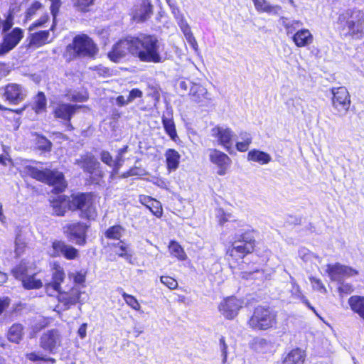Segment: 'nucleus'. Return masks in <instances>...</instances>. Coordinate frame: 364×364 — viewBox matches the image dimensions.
<instances>
[{
    "label": "nucleus",
    "instance_id": "nucleus-26",
    "mask_svg": "<svg viewBox=\"0 0 364 364\" xmlns=\"http://www.w3.org/2000/svg\"><path fill=\"white\" fill-rule=\"evenodd\" d=\"M50 30L40 31L31 33L29 38V44L32 46L39 48L46 43H50L48 41L50 36Z\"/></svg>",
    "mask_w": 364,
    "mask_h": 364
},
{
    "label": "nucleus",
    "instance_id": "nucleus-48",
    "mask_svg": "<svg viewBox=\"0 0 364 364\" xmlns=\"http://www.w3.org/2000/svg\"><path fill=\"white\" fill-rule=\"evenodd\" d=\"M219 344H220V348L222 353V355L223 357V363H225L227 360V355H228V346L225 343V338L223 336H221L219 340Z\"/></svg>",
    "mask_w": 364,
    "mask_h": 364
},
{
    "label": "nucleus",
    "instance_id": "nucleus-1",
    "mask_svg": "<svg viewBox=\"0 0 364 364\" xmlns=\"http://www.w3.org/2000/svg\"><path fill=\"white\" fill-rule=\"evenodd\" d=\"M161 44L156 36L140 34L137 37H128L120 40L108 53L109 59L117 63L127 54L138 58L145 63H161Z\"/></svg>",
    "mask_w": 364,
    "mask_h": 364
},
{
    "label": "nucleus",
    "instance_id": "nucleus-34",
    "mask_svg": "<svg viewBox=\"0 0 364 364\" xmlns=\"http://www.w3.org/2000/svg\"><path fill=\"white\" fill-rule=\"evenodd\" d=\"M240 137L242 141L236 144V148L239 151H246L252 142V136L250 134L247 132H241Z\"/></svg>",
    "mask_w": 364,
    "mask_h": 364
},
{
    "label": "nucleus",
    "instance_id": "nucleus-35",
    "mask_svg": "<svg viewBox=\"0 0 364 364\" xmlns=\"http://www.w3.org/2000/svg\"><path fill=\"white\" fill-rule=\"evenodd\" d=\"M124 230L121 225H116L109 228L105 232V235L109 239L119 240Z\"/></svg>",
    "mask_w": 364,
    "mask_h": 364
},
{
    "label": "nucleus",
    "instance_id": "nucleus-23",
    "mask_svg": "<svg viewBox=\"0 0 364 364\" xmlns=\"http://www.w3.org/2000/svg\"><path fill=\"white\" fill-rule=\"evenodd\" d=\"M306 356L304 350L296 348L283 355L281 364H304Z\"/></svg>",
    "mask_w": 364,
    "mask_h": 364
},
{
    "label": "nucleus",
    "instance_id": "nucleus-46",
    "mask_svg": "<svg viewBox=\"0 0 364 364\" xmlns=\"http://www.w3.org/2000/svg\"><path fill=\"white\" fill-rule=\"evenodd\" d=\"M169 249L174 255L180 259H183V250L181 247L176 242H172L169 246Z\"/></svg>",
    "mask_w": 364,
    "mask_h": 364
},
{
    "label": "nucleus",
    "instance_id": "nucleus-62",
    "mask_svg": "<svg viewBox=\"0 0 364 364\" xmlns=\"http://www.w3.org/2000/svg\"><path fill=\"white\" fill-rule=\"evenodd\" d=\"M78 334L81 338L86 336V324H82L78 329Z\"/></svg>",
    "mask_w": 364,
    "mask_h": 364
},
{
    "label": "nucleus",
    "instance_id": "nucleus-50",
    "mask_svg": "<svg viewBox=\"0 0 364 364\" xmlns=\"http://www.w3.org/2000/svg\"><path fill=\"white\" fill-rule=\"evenodd\" d=\"M42 5L38 1L33 2L31 6L26 11V17L31 18L32 16H33L36 11L40 9L41 8Z\"/></svg>",
    "mask_w": 364,
    "mask_h": 364
},
{
    "label": "nucleus",
    "instance_id": "nucleus-9",
    "mask_svg": "<svg viewBox=\"0 0 364 364\" xmlns=\"http://www.w3.org/2000/svg\"><path fill=\"white\" fill-rule=\"evenodd\" d=\"M89 225L77 222L66 225L63 233L67 239L77 245L84 246L87 243V232Z\"/></svg>",
    "mask_w": 364,
    "mask_h": 364
},
{
    "label": "nucleus",
    "instance_id": "nucleus-63",
    "mask_svg": "<svg viewBox=\"0 0 364 364\" xmlns=\"http://www.w3.org/2000/svg\"><path fill=\"white\" fill-rule=\"evenodd\" d=\"M93 0H77V4L82 7H86L92 3Z\"/></svg>",
    "mask_w": 364,
    "mask_h": 364
},
{
    "label": "nucleus",
    "instance_id": "nucleus-64",
    "mask_svg": "<svg viewBox=\"0 0 364 364\" xmlns=\"http://www.w3.org/2000/svg\"><path fill=\"white\" fill-rule=\"evenodd\" d=\"M279 21H280L282 25L284 27L285 29L289 28V23L291 21H288V18L287 17L281 16Z\"/></svg>",
    "mask_w": 364,
    "mask_h": 364
},
{
    "label": "nucleus",
    "instance_id": "nucleus-30",
    "mask_svg": "<svg viewBox=\"0 0 364 364\" xmlns=\"http://www.w3.org/2000/svg\"><path fill=\"white\" fill-rule=\"evenodd\" d=\"M247 159L258 162L260 164H266L271 161V156L264 151L253 149L251 150L247 154Z\"/></svg>",
    "mask_w": 364,
    "mask_h": 364
},
{
    "label": "nucleus",
    "instance_id": "nucleus-37",
    "mask_svg": "<svg viewBox=\"0 0 364 364\" xmlns=\"http://www.w3.org/2000/svg\"><path fill=\"white\" fill-rule=\"evenodd\" d=\"M290 284H291V297L292 299L301 300L304 295L301 293V289L296 283L295 279L290 275Z\"/></svg>",
    "mask_w": 364,
    "mask_h": 364
},
{
    "label": "nucleus",
    "instance_id": "nucleus-4",
    "mask_svg": "<svg viewBox=\"0 0 364 364\" xmlns=\"http://www.w3.org/2000/svg\"><path fill=\"white\" fill-rule=\"evenodd\" d=\"M25 170L32 178L53 186L56 192H63L67 186L63 173L58 171L48 168L39 170L31 166H26Z\"/></svg>",
    "mask_w": 364,
    "mask_h": 364
},
{
    "label": "nucleus",
    "instance_id": "nucleus-44",
    "mask_svg": "<svg viewBox=\"0 0 364 364\" xmlns=\"http://www.w3.org/2000/svg\"><path fill=\"white\" fill-rule=\"evenodd\" d=\"M101 161L109 166H113L115 165V162L112 159V156L107 151H102L100 153Z\"/></svg>",
    "mask_w": 364,
    "mask_h": 364
},
{
    "label": "nucleus",
    "instance_id": "nucleus-58",
    "mask_svg": "<svg viewBox=\"0 0 364 364\" xmlns=\"http://www.w3.org/2000/svg\"><path fill=\"white\" fill-rule=\"evenodd\" d=\"M116 103L118 106L122 107L127 105L130 102H128V99H125L123 95H119L116 98Z\"/></svg>",
    "mask_w": 364,
    "mask_h": 364
},
{
    "label": "nucleus",
    "instance_id": "nucleus-18",
    "mask_svg": "<svg viewBox=\"0 0 364 364\" xmlns=\"http://www.w3.org/2000/svg\"><path fill=\"white\" fill-rule=\"evenodd\" d=\"M327 272L333 280H341V277H350L358 274V271L350 267L336 263L327 265Z\"/></svg>",
    "mask_w": 364,
    "mask_h": 364
},
{
    "label": "nucleus",
    "instance_id": "nucleus-5",
    "mask_svg": "<svg viewBox=\"0 0 364 364\" xmlns=\"http://www.w3.org/2000/svg\"><path fill=\"white\" fill-rule=\"evenodd\" d=\"M338 23L350 36H364V13L360 10H347L341 14Z\"/></svg>",
    "mask_w": 364,
    "mask_h": 364
},
{
    "label": "nucleus",
    "instance_id": "nucleus-41",
    "mask_svg": "<svg viewBox=\"0 0 364 364\" xmlns=\"http://www.w3.org/2000/svg\"><path fill=\"white\" fill-rule=\"evenodd\" d=\"M53 214L58 216L64 215L66 212V204L65 203L55 201L52 205Z\"/></svg>",
    "mask_w": 364,
    "mask_h": 364
},
{
    "label": "nucleus",
    "instance_id": "nucleus-22",
    "mask_svg": "<svg viewBox=\"0 0 364 364\" xmlns=\"http://www.w3.org/2000/svg\"><path fill=\"white\" fill-rule=\"evenodd\" d=\"M53 282L46 284V289L50 293V289L53 291H59L60 289V284L64 281L65 272L63 268L57 262L53 263Z\"/></svg>",
    "mask_w": 364,
    "mask_h": 364
},
{
    "label": "nucleus",
    "instance_id": "nucleus-40",
    "mask_svg": "<svg viewBox=\"0 0 364 364\" xmlns=\"http://www.w3.org/2000/svg\"><path fill=\"white\" fill-rule=\"evenodd\" d=\"M122 297L124 299L125 302L130 307H132V309H134L135 310H139L140 305L134 296H133L132 295H129L125 292H123Z\"/></svg>",
    "mask_w": 364,
    "mask_h": 364
},
{
    "label": "nucleus",
    "instance_id": "nucleus-17",
    "mask_svg": "<svg viewBox=\"0 0 364 364\" xmlns=\"http://www.w3.org/2000/svg\"><path fill=\"white\" fill-rule=\"evenodd\" d=\"M209 158L211 163L218 166L217 173L220 176H224L227 173L232 163L231 159L227 154L215 149L210 150Z\"/></svg>",
    "mask_w": 364,
    "mask_h": 364
},
{
    "label": "nucleus",
    "instance_id": "nucleus-6",
    "mask_svg": "<svg viewBox=\"0 0 364 364\" xmlns=\"http://www.w3.org/2000/svg\"><path fill=\"white\" fill-rule=\"evenodd\" d=\"M255 246V237L252 230L241 234H236L231 247L228 250L227 254L231 257L236 256L243 258L253 252Z\"/></svg>",
    "mask_w": 364,
    "mask_h": 364
},
{
    "label": "nucleus",
    "instance_id": "nucleus-25",
    "mask_svg": "<svg viewBox=\"0 0 364 364\" xmlns=\"http://www.w3.org/2000/svg\"><path fill=\"white\" fill-rule=\"evenodd\" d=\"M292 40L297 47H305L313 43L314 37L309 29L303 28L295 33Z\"/></svg>",
    "mask_w": 364,
    "mask_h": 364
},
{
    "label": "nucleus",
    "instance_id": "nucleus-60",
    "mask_svg": "<svg viewBox=\"0 0 364 364\" xmlns=\"http://www.w3.org/2000/svg\"><path fill=\"white\" fill-rule=\"evenodd\" d=\"M85 280V276L80 272H77L74 277V282L77 284H82Z\"/></svg>",
    "mask_w": 364,
    "mask_h": 364
},
{
    "label": "nucleus",
    "instance_id": "nucleus-54",
    "mask_svg": "<svg viewBox=\"0 0 364 364\" xmlns=\"http://www.w3.org/2000/svg\"><path fill=\"white\" fill-rule=\"evenodd\" d=\"M132 176H142L146 174V171L140 167L134 166L130 168Z\"/></svg>",
    "mask_w": 364,
    "mask_h": 364
},
{
    "label": "nucleus",
    "instance_id": "nucleus-24",
    "mask_svg": "<svg viewBox=\"0 0 364 364\" xmlns=\"http://www.w3.org/2000/svg\"><path fill=\"white\" fill-rule=\"evenodd\" d=\"M189 95L192 101L203 105H205L210 100L207 90L198 84H193L191 86Z\"/></svg>",
    "mask_w": 364,
    "mask_h": 364
},
{
    "label": "nucleus",
    "instance_id": "nucleus-7",
    "mask_svg": "<svg viewBox=\"0 0 364 364\" xmlns=\"http://www.w3.org/2000/svg\"><path fill=\"white\" fill-rule=\"evenodd\" d=\"M68 205L71 210H80V216L82 218L94 220L97 216L93 199L90 194L77 193L72 195L71 200L68 202Z\"/></svg>",
    "mask_w": 364,
    "mask_h": 364
},
{
    "label": "nucleus",
    "instance_id": "nucleus-15",
    "mask_svg": "<svg viewBox=\"0 0 364 364\" xmlns=\"http://www.w3.org/2000/svg\"><path fill=\"white\" fill-rule=\"evenodd\" d=\"M49 255L52 257L63 256L68 260L75 259L80 255L77 249L63 240H55L53 242Z\"/></svg>",
    "mask_w": 364,
    "mask_h": 364
},
{
    "label": "nucleus",
    "instance_id": "nucleus-16",
    "mask_svg": "<svg viewBox=\"0 0 364 364\" xmlns=\"http://www.w3.org/2000/svg\"><path fill=\"white\" fill-rule=\"evenodd\" d=\"M242 306V302L234 296L225 299L218 306L220 314L227 319H233Z\"/></svg>",
    "mask_w": 364,
    "mask_h": 364
},
{
    "label": "nucleus",
    "instance_id": "nucleus-10",
    "mask_svg": "<svg viewBox=\"0 0 364 364\" xmlns=\"http://www.w3.org/2000/svg\"><path fill=\"white\" fill-rule=\"evenodd\" d=\"M332 94V106L338 112L340 116L345 115L348 111L350 106V96L348 90L345 87H333L331 89Z\"/></svg>",
    "mask_w": 364,
    "mask_h": 364
},
{
    "label": "nucleus",
    "instance_id": "nucleus-29",
    "mask_svg": "<svg viewBox=\"0 0 364 364\" xmlns=\"http://www.w3.org/2000/svg\"><path fill=\"white\" fill-rule=\"evenodd\" d=\"M24 328L21 323H14L8 330L7 338L10 342L19 343L24 335Z\"/></svg>",
    "mask_w": 364,
    "mask_h": 364
},
{
    "label": "nucleus",
    "instance_id": "nucleus-27",
    "mask_svg": "<svg viewBox=\"0 0 364 364\" xmlns=\"http://www.w3.org/2000/svg\"><path fill=\"white\" fill-rule=\"evenodd\" d=\"M254 6L259 12H265L269 14L278 15L282 10L279 5H272L267 0H253Z\"/></svg>",
    "mask_w": 364,
    "mask_h": 364
},
{
    "label": "nucleus",
    "instance_id": "nucleus-36",
    "mask_svg": "<svg viewBox=\"0 0 364 364\" xmlns=\"http://www.w3.org/2000/svg\"><path fill=\"white\" fill-rule=\"evenodd\" d=\"M152 10L153 6L151 4H144L140 11L135 14V18H138L139 21H144L151 16Z\"/></svg>",
    "mask_w": 364,
    "mask_h": 364
},
{
    "label": "nucleus",
    "instance_id": "nucleus-32",
    "mask_svg": "<svg viewBox=\"0 0 364 364\" xmlns=\"http://www.w3.org/2000/svg\"><path fill=\"white\" fill-rule=\"evenodd\" d=\"M162 124L166 134L173 141H176V138H178V136L173 119L171 117H167L164 115L162 117Z\"/></svg>",
    "mask_w": 364,
    "mask_h": 364
},
{
    "label": "nucleus",
    "instance_id": "nucleus-43",
    "mask_svg": "<svg viewBox=\"0 0 364 364\" xmlns=\"http://www.w3.org/2000/svg\"><path fill=\"white\" fill-rule=\"evenodd\" d=\"M118 245L119 246L117 247V250H116V254L119 257L126 258L127 259H130L132 256L127 254V247L126 245L122 241H120L118 243Z\"/></svg>",
    "mask_w": 364,
    "mask_h": 364
},
{
    "label": "nucleus",
    "instance_id": "nucleus-28",
    "mask_svg": "<svg viewBox=\"0 0 364 364\" xmlns=\"http://www.w3.org/2000/svg\"><path fill=\"white\" fill-rule=\"evenodd\" d=\"M350 309L364 321V296L354 295L348 299Z\"/></svg>",
    "mask_w": 364,
    "mask_h": 364
},
{
    "label": "nucleus",
    "instance_id": "nucleus-20",
    "mask_svg": "<svg viewBox=\"0 0 364 364\" xmlns=\"http://www.w3.org/2000/svg\"><path fill=\"white\" fill-rule=\"evenodd\" d=\"M211 136L218 139V144L230 152L232 139L234 136L230 128L216 126L211 129Z\"/></svg>",
    "mask_w": 364,
    "mask_h": 364
},
{
    "label": "nucleus",
    "instance_id": "nucleus-3",
    "mask_svg": "<svg viewBox=\"0 0 364 364\" xmlns=\"http://www.w3.org/2000/svg\"><path fill=\"white\" fill-rule=\"evenodd\" d=\"M98 51L93 41L87 35L76 36L71 43L66 47V55L69 60L77 58H92Z\"/></svg>",
    "mask_w": 364,
    "mask_h": 364
},
{
    "label": "nucleus",
    "instance_id": "nucleus-39",
    "mask_svg": "<svg viewBox=\"0 0 364 364\" xmlns=\"http://www.w3.org/2000/svg\"><path fill=\"white\" fill-rule=\"evenodd\" d=\"M36 146L38 149L44 151H50L51 149L52 143L43 136H37Z\"/></svg>",
    "mask_w": 364,
    "mask_h": 364
},
{
    "label": "nucleus",
    "instance_id": "nucleus-56",
    "mask_svg": "<svg viewBox=\"0 0 364 364\" xmlns=\"http://www.w3.org/2000/svg\"><path fill=\"white\" fill-rule=\"evenodd\" d=\"M299 257L304 260H308L311 258L312 253H311L307 249L301 248L299 250Z\"/></svg>",
    "mask_w": 364,
    "mask_h": 364
},
{
    "label": "nucleus",
    "instance_id": "nucleus-59",
    "mask_svg": "<svg viewBox=\"0 0 364 364\" xmlns=\"http://www.w3.org/2000/svg\"><path fill=\"white\" fill-rule=\"evenodd\" d=\"M186 40L188 43L190 44V46L194 49V50L198 51V43L193 35L186 38Z\"/></svg>",
    "mask_w": 364,
    "mask_h": 364
},
{
    "label": "nucleus",
    "instance_id": "nucleus-21",
    "mask_svg": "<svg viewBox=\"0 0 364 364\" xmlns=\"http://www.w3.org/2000/svg\"><path fill=\"white\" fill-rule=\"evenodd\" d=\"M80 296V291L79 289L73 287L69 291H60L58 300L63 304L64 310H67L78 302Z\"/></svg>",
    "mask_w": 364,
    "mask_h": 364
},
{
    "label": "nucleus",
    "instance_id": "nucleus-13",
    "mask_svg": "<svg viewBox=\"0 0 364 364\" xmlns=\"http://www.w3.org/2000/svg\"><path fill=\"white\" fill-rule=\"evenodd\" d=\"M62 336L57 329L45 331L40 337L39 345L45 351L55 353L60 346Z\"/></svg>",
    "mask_w": 364,
    "mask_h": 364
},
{
    "label": "nucleus",
    "instance_id": "nucleus-55",
    "mask_svg": "<svg viewBox=\"0 0 364 364\" xmlns=\"http://www.w3.org/2000/svg\"><path fill=\"white\" fill-rule=\"evenodd\" d=\"M26 358L31 361L36 362L38 360H46V359L36 353H30L26 355Z\"/></svg>",
    "mask_w": 364,
    "mask_h": 364
},
{
    "label": "nucleus",
    "instance_id": "nucleus-38",
    "mask_svg": "<svg viewBox=\"0 0 364 364\" xmlns=\"http://www.w3.org/2000/svg\"><path fill=\"white\" fill-rule=\"evenodd\" d=\"M51 2L50 12L53 16V24L50 27L52 31H54L56 26V17L60 6V0H49Z\"/></svg>",
    "mask_w": 364,
    "mask_h": 364
},
{
    "label": "nucleus",
    "instance_id": "nucleus-14",
    "mask_svg": "<svg viewBox=\"0 0 364 364\" xmlns=\"http://www.w3.org/2000/svg\"><path fill=\"white\" fill-rule=\"evenodd\" d=\"M0 43V57L4 56L13 50L23 38V31L15 28L10 32L4 33Z\"/></svg>",
    "mask_w": 364,
    "mask_h": 364
},
{
    "label": "nucleus",
    "instance_id": "nucleus-52",
    "mask_svg": "<svg viewBox=\"0 0 364 364\" xmlns=\"http://www.w3.org/2000/svg\"><path fill=\"white\" fill-rule=\"evenodd\" d=\"M302 22L299 20H293L289 23V28L286 29L287 34L289 36L294 33V31H296V29L302 26Z\"/></svg>",
    "mask_w": 364,
    "mask_h": 364
},
{
    "label": "nucleus",
    "instance_id": "nucleus-19",
    "mask_svg": "<svg viewBox=\"0 0 364 364\" xmlns=\"http://www.w3.org/2000/svg\"><path fill=\"white\" fill-rule=\"evenodd\" d=\"M81 107H82V105L59 102L53 109V114L55 118L61 119L65 122H70L77 109Z\"/></svg>",
    "mask_w": 364,
    "mask_h": 364
},
{
    "label": "nucleus",
    "instance_id": "nucleus-49",
    "mask_svg": "<svg viewBox=\"0 0 364 364\" xmlns=\"http://www.w3.org/2000/svg\"><path fill=\"white\" fill-rule=\"evenodd\" d=\"M143 96V92L137 88L132 89L127 97L128 102L132 103L134 102L136 98H141Z\"/></svg>",
    "mask_w": 364,
    "mask_h": 364
},
{
    "label": "nucleus",
    "instance_id": "nucleus-57",
    "mask_svg": "<svg viewBox=\"0 0 364 364\" xmlns=\"http://www.w3.org/2000/svg\"><path fill=\"white\" fill-rule=\"evenodd\" d=\"M87 97L81 94H73L70 97V100L73 102H85Z\"/></svg>",
    "mask_w": 364,
    "mask_h": 364
},
{
    "label": "nucleus",
    "instance_id": "nucleus-51",
    "mask_svg": "<svg viewBox=\"0 0 364 364\" xmlns=\"http://www.w3.org/2000/svg\"><path fill=\"white\" fill-rule=\"evenodd\" d=\"M338 291L341 294H349L353 291V287L348 283L340 282Z\"/></svg>",
    "mask_w": 364,
    "mask_h": 364
},
{
    "label": "nucleus",
    "instance_id": "nucleus-2",
    "mask_svg": "<svg viewBox=\"0 0 364 364\" xmlns=\"http://www.w3.org/2000/svg\"><path fill=\"white\" fill-rule=\"evenodd\" d=\"M13 276L21 282L26 289H38L43 285L41 272L33 263L21 261L11 271Z\"/></svg>",
    "mask_w": 364,
    "mask_h": 364
},
{
    "label": "nucleus",
    "instance_id": "nucleus-45",
    "mask_svg": "<svg viewBox=\"0 0 364 364\" xmlns=\"http://www.w3.org/2000/svg\"><path fill=\"white\" fill-rule=\"evenodd\" d=\"M178 24L186 38L193 35L191 28L185 18L179 21Z\"/></svg>",
    "mask_w": 364,
    "mask_h": 364
},
{
    "label": "nucleus",
    "instance_id": "nucleus-33",
    "mask_svg": "<svg viewBox=\"0 0 364 364\" xmlns=\"http://www.w3.org/2000/svg\"><path fill=\"white\" fill-rule=\"evenodd\" d=\"M47 107V100L43 92H39L34 99L33 109L36 113L39 114L46 112Z\"/></svg>",
    "mask_w": 364,
    "mask_h": 364
},
{
    "label": "nucleus",
    "instance_id": "nucleus-11",
    "mask_svg": "<svg viewBox=\"0 0 364 364\" xmlns=\"http://www.w3.org/2000/svg\"><path fill=\"white\" fill-rule=\"evenodd\" d=\"M25 96L22 87L17 84H9L4 87H0V98L6 103L18 104L23 100ZM0 109H7V107L0 103Z\"/></svg>",
    "mask_w": 364,
    "mask_h": 364
},
{
    "label": "nucleus",
    "instance_id": "nucleus-12",
    "mask_svg": "<svg viewBox=\"0 0 364 364\" xmlns=\"http://www.w3.org/2000/svg\"><path fill=\"white\" fill-rule=\"evenodd\" d=\"M75 164L79 166L84 172L90 175H95L98 178L104 176V172L101 168V164L97 159L90 153L80 155L75 159Z\"/></svg>",
    "mask_w": 364,
    "mask_h": 364
},
{
    "label": "nucleus",
    "instance_id": "nucleus-42",
    "mask_svg": "<svg viewBox=\"0 0 364 364\" xmlns=\"http://www.w3.org/2000/svg\"><path fill=\"white\" fill-rule=\"evenodd\" d=\"M161 282L170 289H175L178 286L176 280L171 277L162 276L161 277Z\"/></svg>",
    "mask_w": 364,
    "mask_h": 364
},
{
    "label": "nucleus",
    "instance_id": "nucleus-61",
    "mask_svg": "<svg viewBox=\"0 0 364 364\" xmlns=\"http://www.w3.org/2000/svg\"><path fill=\"white\" fill-rule=\"evenodd\" d=\"M301 301L309 309H311V311H313L316 315L317 314V312L316 311V309H314V307H313L311 304L309 303V301H308V299H306V298L304 296Z\"/></svg>",
    "mask_w": 364,
    "mask_h": 364
},
{
    "label": "nucleus",
    "instance_id": "nucleus-53",
    "mask_svg": "<svg viewBox=\"0 0 364 364\" xmlns=\"http://www.w3.org/2000/svg\"><path fill=\"white\" fill-rule=\"evenodd\" d=\"M170 7L171 9L172 14H173L175 18L177 20V22L181 19L185 18L183 15L181 13L179 9L174 4H170Z\"/></svg>",
    "mask_w": 364,
    "mask_h": 364
},
{
    "label": "nucleus",
    "instance_id": "nucleus-47",
    "mask_svg": "<svg viewBox=\"0 0 364 364\" xmlns=\"http://www.w3.org/2000/svg\"><path fill=\"white\" fill-rule=\"evenodd\" d=\"M49 20V16L48 14H46L41 16L38 20L35 21L32 25L29 27V31H33L36 28L43 27L46 22Z\"/></svg>",
    "mask_w": 364,
    "mask_h": 364
},
{
    "label": "nucleus",
    "instance_id": "nucleus-8",
    "mask_svg": "<svg viewBox=\"0 0 364 364\" xmlns=\"http://www.w3.org/2000/svg\"><path fill=\"white\" fill-rule=\"evenodd\" d=\"M276 323V315L269 308L256 307L248 321L249 326L255 330H267Z\"/></svg>",
    "mask_w": 364,
    "mask_h": 364
},
{
    "label": "nucleus",
    "instance_id": "nucleus-31",
    "mask_svg": "<svg viewBox=\"0 0 364 364\" xmlns=\"http://www.w3.org/2000/svg\"><path fill=\"white\" fill-rule=\"evenodd\" d=\"M167 167L169 170H176L179 164L180 155L174 149H169L165 154Z\"/></svg>",
    "mask_w": 364,
    "mask_h": 364
}]
</instances>
